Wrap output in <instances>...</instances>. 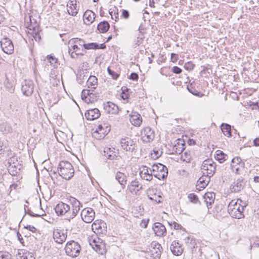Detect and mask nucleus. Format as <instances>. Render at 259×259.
<instances>
[{"mask_svg": "<svg viewBox=\"0 0 259 259\" xmlns=\"http://www.w3.org/2000/svg\"><path fill=\"white\" fill-rule=\"evenodd\" d=\"M71 206L62 202H59L55 207V210L58 215H65L69 221L74 218L82 207V204L74 197L69 199Z\"/></svg>", "mask_w": 259, "mask_h": 259, "instance_id": "nucleus-1", "label": "nucleus"}, {"mask_svg": "<svg viewBox=\"0 0 259 259\" xmlns=\"http://www.w3.org/2000/svg\"><path fill=\"white\" fill-rule=\"evenodd\" d=\"M25 22L26 28L28 29V35L32 40L39 41L40 36L39 34V27L36 19L32 15H29L25 18Z\"/></svg>", "mask_w": 259, "mask_h": 259, "instance_id": "nucleus-2", "label": "nucleus"}, {"mask_svg": "<svg viewBox=\"0 0 259 259\" xmlns=\"http://www.w3.org/2000/svg\"><path fill=\"white\" fill-rule=\"evenodd\" d=\"M68 52L71 58H77L83 56L85 52L84 50V40L79 38H73L69 41Z\"/></svg>", "mask_w": 259, "mask_h": 259, "instance_id": "nucleus-3", "label": "nucleus"}, {"mask_svg": "<svg viewBox=\"0 0 259 259\" xmlns=\"http://www.w3.org/2000/svg\"><path fill=\"white\" fill-rule=\"evenodd\" d=\"M241 199L232 200L228 206V211L230 215L234 218L240 219L244 217L243 211L244 206L241 203Z\"/></svg>", "mask_w": 259, "mask_h": 259, "instance_id": "nucleus-4", "label": "nucleus"}, {"mask_svg": "<svg viewBox=\"0 0 259 259\" xmlns=\"http://www.w3.org/2000/svg\"><path fill=\"white\" fill-rule=\"evenodd\" d=\"M59 175L65 180L70 179L74 175V169L71 163L67 161H61L58 167Z\"/></svg>", "mask_w": 259, "mask_h": 259, "instance_id": "nucleus-5", "label": "nucleus"}, {"mask_svg": "<svg viewBox=\"0 0 259 259\" xmlns=\"http://www.w3.org/2000/svg\"><path fill=\"white\" fill-rule=\"evenodd\" d=\"M88 242L90 245L99 254L103 255L106 252L105 243L97 235H93L88 238Z\"/></svg>", "mask_w": 259, "mask_h": 259, "instance_id": "nucleus-6", "label": "nucleus"}, {"mask_svg": "<svg viewBox=\"0 0 259 259\" xmlns=\"http://www.w3.org/2000/svg\"><path fill=\"white\" fill-rule=\"evenodd\" d=\"M81 247L79 243L73 240L68 241L65 247L66 254L72 257L79 255Z\"/></svg>", "mask_w": 259, "mask_h": 259, "instance_id": "nucleus-7", "label": "nucleus"}, {"mask_svg": "<svg viewBox=\"0 0 259 259\" xmlns=\"http://www.w3.org/2000/svg\"><path fill=\"white\" fill-rule=\"evenodd\" d=\"M119 143L122 149L129 153L133 152L137 147L136 140L127 137L122 138Z\"/></svg>", "mask_w": 259, "mask_h": 259, "instance_id": "nucleus-8", "label": "nucleus"}, {"mask_svg": "<svg viewBox=\"0 0 259 259\" xmlns=\"http://www.w3.org/2000/svg\"><path fill=\"white\" fill-rule=\"evenodd\" d=\"M216 163L212 159L205 160L201 167V171L203 175L212 177L216 170Z\"/></svg>", "mask_w": 259, "mask_h": 259, "instance_id": "nucleus-9", "label": "nucleus"}, {"mask_svg": "<svg viewBox=\"0 0 259 259\" xmlns=\"http://www.w3.org/2000/svg\"><path fill=\"white\" fill-rule=\"evenodd\" d=\"M152 169L153 176L159 180L164 179L167 176V167L161 163L153 164Z\"/></svg>", "mask_w": 259, "mask_h": 259, "instance_id": "nucleus-10", "label": "nucleus"}, {"mask_svg": "<svg viewBox=\"0 0 259 259\" xmlns=\"http://www.w3.org/2000/svg\"><path fill=\"white\" fill-rule=\"evenodd\" d=\"M110 126L108 123L102 122L93 133V136L97 139H102L110 132Z\"/></svg>", "mask_w": 259, "mask_h": 259, "instance_id": "nucleus-11", "label": "nucleus"}, {"mask_svg": "<svg viewBox=\"0 0 259 259\" xmlns=\"http://www.w3.org/2000/svg\"><path fill=\"white\" fill-rule=\"evenodd\" d=\"M244 165V162L239 157H235L232 159L231 170L236 175H240L243 172Z\"/></svg>", "mask_w": 259, "mask_h": 259, "instance_id": "nucleus-12", "label": "nucleus"}, {"mask_svg": "<svg viewBox=\"0 0 259 259\" xmlns=\"http://www.w3.org/2000/svg\"><path fill=\"white\" fill-rule=\"evenodd\" d=\"M80 215L84 222L90 223L95 219V212L92 208L86 207L81 210Z\"/></svg>", "mask_w": 259, "mask_h": 259, "instance_id": "nucleus-13", "label": "nucleus"}, {"mask_svg": "<svg viewBox=\"0 0 259 259\" xmlns=\"http://www.w3.org/2000/svg\"><path fill=\"white\" fill-rule=\"evenodd\" d=\"M34 84L32 80L25 79L22 83L21 91L24 95L29 96L32 94Z\"/></svg>", "mask_w": 259, "mask_h": 259, "instance_id": "nucleus-14", "label": "nucleus"}, {"mask_svg": "<svg viewBox=\"0 0 259 259\" xmlns=\"http://www.w3.org/2000/svg\"><path fill=\"white\" fill-rule=\"evenodd\" d=\"M1 47L4 53L7 54L11 55L14 53V45L9 38L5 37L1 40Z\"/></svg>", "mask_w": 259, "mask_h": 259, "instance_id": "nucleus-15", "label": "nucleus"}, {"mask_svg": "<svg viewBox=\"0 0 259 259\" xmlns=\"http://www.w3.org/2000/svg\"><path fill=\"white\" fill-rule=\"evenodd\" d=\"M67 236L66 230L56 229L53 231V238L55 241L58 244L63 243L66 240Z\"/></svg>", "mask_w": 259, "mask_h": 259, "instance_id": "nucleus-16", "label": "nucleus"}, {"mask_svg": "<svg viewBox=\"0 0 259 259\" xmlns=\"http://www.w3.org/2000/svg\"><path fill=\"white\" fill-rule=\"evenodd\" d=\"M155 134L154 131L149 127L144 128L141 132V139L145 142H150L154 139Z\"/></svg>", "mask_w": 259, "mask_h": 259, "instance_id": "nucleus-17", "label": "nucleus"}, {"mask_svg": "<svg viewBox=\"0 0 259 259\" xmlns=\"http://www.w3.org/2000/svg\"><path fill=\"white\" fill-rule=\"evenodd\" d=\"M139 175L141 179L147 181H150L153 179L152 169L143 165L140 167Z\"/></svg>", "mask_w": 259, "mask_h": 259, "instance_id": "nucleus-18", "label": "nucleus"}, {"mask_svg": "<svg viewBox=\"0 0 259 259\" xmlns=\"http://www.w3.org/2000/svg\"><path fill=\"white\" fill-rule=\"evenodd\" d=\"M142 189L143 185L137 180L132 181L127 186V190L133 195H139Z\"/></svg>", "mask_w": 259, "mask_h": 259, "instance_id": "nucleus-19", "label": "nucleus"}, {"mask_svg": "<svg viewBox=\"0 0 259 259\" xmlns=\"http://www.w3.org/2000/svg\"><path fill=\"white\" fill-rule=\"evenodd\" d=\"M245 186V183L242 178H240L234 181L230 185V190L232 193H237L242 190Z\"/></svg>", "mask_w": 259, "mask_h": 259, "instance_id": "nucleus-20", "label": "nucleus"}, {"mask_svg": "<svg viewBox=\"0 0 259 259\" xmlns=\"http://www.w3.org/2000/svg\"><path fill=\"white\" fill-rule=\"evenodd\" d=\"M161 249L162 247L160 244L155 241L152 242L150 249L151 257L155 259L159 258L161 255Z\"/></svg>", "mask_w": 259, "mask_h": 259, "instance_id": "nucleus-21", "label": "nucleus"}, {"mask_svg": "<svg viewBox=\"0 0 259 259\" xmlns=\"http://www.w3.org/2000/svg\"><path fill=\"white\" fill-rule=\"evenodd\" d=\"M77 0H69L67 5V11L69 15L75 16L79 10V6L77 4Z\"/></svg>", "mask_w": 259, "mask_h": 259, "instance_id": "nucleus-22", "label": "nucleus"}, {"mask_svg": "<svg viewBox=\"0 0 259 259\" xmlns=\"http://www.w3.org/2000/svg\"><path fill=\"white\" fill-rule=\"evenodd\" d=\"M153 231L157 236L163 237L166 235V230L165 226L160 223H155L153 226Z\"/></svg>", "mask_w": 259, "mask_h": 259, "instance_id": "nucleus-23", "label": "nucleus"}, {"mask_svg": "<svg viewBox=\"0 0 259 259\" xmlns=\"http://www.w3.org/2000/svg\"><path fill=\"white\" fill-rule=\"evenodd\" d=\"M105 223L102 220H97L92 225V229L93 231L97 234L102 233L104 230Z\"/></svg>", "mask_w": 259, "mask_h": 259, "instance_id": "nucleus-24", "label": "nucleus"}, {"mask_svg": "<svg viewBox=\"0 0 259 259\" xmlns=\"http://www.w3.org/2000/svg\"><path fill=\"white\" fill-rule=\"evenodd\" d=\"M210 177L206 175H203L197 181V189L200 191L201 189L205 188L209 183Z\"/></svg>", "mask_w": 259, "mask_h": 259, "instance_id": "nucleus-25", "label": "nucleus"}, {"mask_svg": "<svg viewBox=\"0 0 259 259\" xmlns=\"http://www.w3.org/2000/svg\"><path fill=\"white\" fill-rule=\"evenodd\" d=\"M96 14L91 10H87L83 16L84 23L89 25L93 23L96 18Z\"/></svg>", "mask_w": 259, "mask_h": 259, "instance_id": "nucleus-26", "label": "nucleus"}, {"mask_svg": "<svg viewBox=\"0 0 259 259\" xmlns=\"http://www.w3.org/2000/svg\"><path fill=\"white\" fill-rule=\"evenodd\" d=\"M100 115V112L97 108L89 109L85 113V117L88 120H93L97 119Z\"/></svg>", "mask_w": 259, "mask_h": 259, "instance_id": "nucleus-27", "label": "nucleus"}, {"mask_svg": "<svg viewBox=\"0 0 259 259\" xmlns=\"http://www.w3.org/2000/svg\"><path fill=\"white\" fill-rule=\"evenodd\" d=\"M4 85L6 90L10 93H14L15 91V81L13 77H9L7 75L6 76V79L4 81Z\"/></svg>", "mask_w": 259, "mask_h": 259, "instance_id": "nucleus-28", "label": "nucleus"}, {"mask_svg": "<svg viewBox=\"0 0 259 259\" xmlns=\"http://www.w3.org/2000/svg\"><path fill=\"white\" fill-rule=\"evenodd\" d=\"M16 256L17 259H35L33 254L25 249H19Z\"/></svg>", "mask_w": 259, "mask_h": 259, "instance_id": "nucleus-29", "label": "nucleus"}, {"mask_svg": "<svg viewBox=\"0 0 259 259\" xmlns=\"http://www.w3.org/2000/svg\"><path fill=\"white\" fill-rule=\"evenodd\" d=\"M170 249L172 253L175 255H180L183 252V248L179 243L176 241H174L171 243Z\"/></svg>", "mask_w": 259, "mask_h": 259, "instance_id": "nucleus-30", "label": "nucleus"}, {"mask_svg": "<svg viewBox=\"0 0 259 259\" xmlns=\"http://www.w3.org/2000/svg\"><path fill=\"white\" fill-rule=\"evenodd\" d=\"M130 121L134 126H139L142 122L141 115L137 112L132 113L130 117Z\"/></svg>", "mask_w": 259, "mask_h": 259, "instance_id": "nucleus-31", "label": "nucleus"}, {"mask_svg": "<svg viewBox=\"0 0 259 259\" xmlns=\"http://www.w3.org/2000/svg\"><path fill=\"white\" fill-rule=\"evenodd\" d=\"M115 179L120 184L122 188H124L127 183V177L122 172L117 171L115 174Z\"/></svg>", "mask_w": 259, "mask_h": 259, "instance_id": "nucleus-32", "label": "nucleus"}, {"mask_svg": "<svg viewBox=\"0 0 259 259\" xmlns=\"http://www.w3.org/2000/svg\"><path fill=\"white\" fill-rule=\"evenodd\" d=\"M185 143L182 140H178V142L172 148V152L176 154L182 153L185 149Z\"/></svg>", "mask_w": 259, "mask_h": 259, "instance_id": "nucleus-33", "label": "nucleus"}, {"mask_svg": "<svg viewBox=\"0 0 259 259\" xmlns=\"http://www.w3.org/2000/svg\"><path fill=\"white\" fill-rule=\"evenodd\" d=\"M91 90H83L81 92L82 99L87 103H93L94 102V99H91V96H94V94L91 92Z\"/></svg>", "mask_w": 259, "mask_h": 259, "instance_id": "nucleus-34", "label": "nucleus"}, {"mask_svg": "<svg viewBox=\"0 0 259 259\" xmlns=\"http://www.w3.org/2000/svg\"><path fill=\"white\" fill-rule=\"evenodd\" d=\"M105 109L109 114H116L118 112V106L113 103L109 102L105 106Z\"/></svg>", "mask_w": 259, "mask_h": 259, "instance_id": "nucleus-35", "label": "nucleus"}, {"mask_svg": "<svg viewBox=\"0 0 259 259\" xmlns=\"http://www.w3.org/2000/svg\"><path fill=\"white\" fill-rule=\"evenodd\" d=\"M203 198L207 206L209 208L213 203L215 199V194L213 192H207L204 196Z\"/></svg>", "mask_w": 259, "mask_h": 259, "instance_id": "nucleus-36", "label": "nucleus"}, {"mask_svg": "<svg viewBox=\"0 0 259 259\" xmlns=\"http://www.w3.org/2000/svg\"><path fill=\"white\" fill-rule=\"evenodd\" d=\"M98 79L95 76H90L87 81V85L90 90L93 91L97 87Z\"/></svg>", "mask_w": 259, "mask_h": 259, "instance_id": "nucleus-37", "label": "nucleus"}, {"mask_svg": "<svg viewBox=\"0 0 259 259\" xmlns=\"http://www.w3.org/2000/svg\"><path fill=\"white\" fill-rule=\"evenodd\" d=\"M104 153L105 156L109 159L114 160L117 158L116 152L114 148H106L104 149Z\"/></svg>", "mask_w": 259, "mask_h": 259, "instance_id": "nucleus-38", "label": "nucleus"}, {"mask_svg": "<svg viewBox=\"0 0 259 259\" xmlns=\"http://www.w3.org/2000/svg\"><path fill=\"white\" fill-rule=\"evenodd\" d=\"M221 129L223 134L227 137H231V126L228 123H223L221 125Z\"/></svg>", "mask_w": 259, "mask_h": 259, "instance_id": "nucleus-39", "label": "nucleus"}, {"mask_svg": "<svg viewBox=\"0 0 259 259\" xmlns=\"http://www.w3.org/2000/svg\"><path fill=\"white\" fill-rule=\"evenodd\" d=\"M151 190L149 189L147 191V195L149 199L155 202L156 203H159L162 202V198L160 195L156 194H151Z\"/></svg>", "mask_w": 259, "mask_h": 259, "instance_id": "nucleus-40", "label": "nucleus"}, {"mask_svg": "<svg viewBox=\"0 0 259 259\" xmlns=\"http://www.w3.org/2000/svg\"><path fill=\"white\" fill-rule=\"evenodd\" d=\"M215 158L220 163H223L228 158L227 154L221 150H217L215 152Z\"/></svg>", "mask_w": 259, "mask_h": 259, "instance_id": "nucleus-41", "label": "nucleus"}, {"mask_svg": "<svg viewBox=\"0 0 259 259\" xmlns=\"http://www.w3.org/2000/svg\"><path fill=\"white\" fill-rule=\"evenodd\" d=\"M97 28L100 33H105L109 29V24L107 21H103L98 25Z\"/></svg>", "mask_w": 259, "mask_h": 259, "instance_id": "nucleus-42", "label": "nucleus"}, {"mask_svg": "<svg viewBox=\"0 0 259 259\" xmlns=\"http://www.w3.org/2000/svg\"><path fill=\"white\" fill-rule=\"evenodd\" d=\"M84 50H90V49H104L105 48V46L103 44H101V46L99 47V45L96 43L91 42L89 44H85L84 42Z\"/></svg>", "mask_w": 259, "mask_h": 259, "instance_id": "nucleus-43", "label": "nucleus"}, {"mask_svg": "<svg viewBox=\"0 0 259 259\" xmlns=\"http://www.w3.org/2000/svg\"><path fill=\"white\" fill-rule=\"evenodd\" d=\"M186 245L191 248H194L196 245V240L193 237L188 236L184 239Z\"/></svg>", "mask_w": 259, "mask_h": 259, "instance_id": "nucleus-44", "label": "nucleus"}, {"mask_svg": "<svg viewBox=\"0 0 259 259\" xmlns=\"http://www.w3.org/2000/svg\"><path fill=\"white\" fill-rule=\"evenodd\" d=\"M181 155V159L183 161L189 162L191 159V155L189 151H185L182 152Z\"/></svg>", "mask_w": 259, "mask_h": 259, "instance_id": "nucleus-45", "label": "nucleus"}, {"mask_svg": "<svg viewBox=\"0 0 259 259\" xmlns=\"http://www.w3.org/2000/svg\"><path fill=\"white\" fill-rule=\"evenodd\" d=\"M187 89L191 94L198 97H202L204 96V94L203 93L198 92L197 90L194 89L192 87V84L188 85Z\"/></svg>", "mask_w": 259, "mask_h": 259, "instance_id": "nucleus-46", "label": "nucleus"}, {"mask_svg": "<svg viewBox=\"0 0 259 259\" xmlns=\"http://www.w3.org/2000/svg\"><path fill=\"white\" fill-rule=\"evenodd\" d=\"M162 151L159 149H154L153 152L151 153L152 158L156 159L159 158L162 154Z\"/></svg>", "mask_w": 259, "mask_h": 259, "instance_id": "nucleus-47", "label": "nucleus"}, {"mask_svg": "<svg viewBox=\"0 0 259 259\" xmlns=\"http://www.w3.org/2000/svg\"><path fill=\"white\" fill-rule=\"evenodd\" d=\"M47 59L50 62L51 65L54 67H57V59L52 56H48Z\"/></svg>", "mask_w": 259, "mask_h": 259, "instance_id": "nucleus-48", "label": "nucleus"}, {"mask_svg": "<svg viewBox=\"0 0 259 259\" xmlns=\"http://www.w3.org/2000/svg\"><path fill=\"white\" fill-rule=\"evenodd\" d=\"M0 259H12V256L10 253L7 251H0Z\"/></svg>", "mask_w": 259, "mask_h": 259, "instance_id": "nucleus-49", "label": "nucleus"}, {"mask_svg": "<svg viewBox=\"0 0 259 259\" xmlns=\"http://www.w3.org/2000/svg\"><path fill=\"white\" fill-rule=\"evenodd\" d=\"M194 66L195 65L191 61L187 62L184 65L185 69L188 71L192 70Z\"/></svg>", "mask_w": 259, "mask_h": 259, "instance_id": "nucleus-50", "label": "nucleus"}, {"mask_svg": "<svg viewBox=\"0 0 259 259\" xmlns=\"http://www.w3.org/2000/svg\"><path fill=\"white\" fill-rule=\"evenodd\" d=\"M188 198L191 202H193L194 203H197V202L198 201L197 196L194 193H191L189 194Z\"/></svg>", "mask_w": 259, "mask_h": 259, "instance_id": "nucleus-51", "label": "nucleus"}, {"mask_svg": "<svg viewBox=\"0 0 259 259\" xmlns=\"http://www.w3.org/2000/svg\"><path fill=\"white\" fill-rule=\"evenodd\" d=\"M143 41V39L142 37H140V36L137 37L136 39L134 40L133 47L134 48H136L137 47L140 46Z\"/></svg>", "mask_w": 259, "mask_h": 259, "instance_id": "nucleus-52", "label": "nucleus"}, {"mask_svg": "<svg viewBox=\"0 0 259 259\" xmlns=\"http://www.w3.org/2000/svg\"><path fill=\"white\" fill-rule=\"evenodd\" d=\"M108 72L109 74L112 76V78L114 79H117L119 76V74L117 72H114L109 67L108 68Z\"/></svg>", "mask_w": 259, "mask_h": 259, "instance_id": "nucleus-53", "label": "nucleus"}, {"mask_svg": "<svg viewBox=\"0 0 259 259\" xmlns=\"http://www.w3.org/2000/svg\"><path fill=\"white\" fill-rule=\"evenodd\" d=\"M109 13L111 16L112 19H114L115 21L118 19V13L117 11L114 10L112 11H109Z\"/></svg>", "mask_w": 259, "mask_h": 259, "instance_id": "nucleus-54", "label": "nucleus"}, {"mask_svg": "<svg viewBox=\"0 0 259 259\" xmlns=\"http://www.w3.org/2000/svg\"><path fill=\"white\" fill-rule=\"evenodd\" d=\"M169 225L173 226L174 228L176 230L181 229L182 228V226L175 222L171 223V224H169Z\"/></svg>", "mask_w": 259, "mask_h": 259, "instance_id": "nucleus-55", "label": "nucleus"}, {"mask_svg": "<svg viewBox=\"0 0 259 259\" xmlns=\"http://www.w3.org/2000/svg\"><path fill=\"white\" fill-rule=\"evenodd\" d=\"M172 71L176 74H180L182 72V69L178 66H174L172 68Z\"/></svg>", "mask_w": 259, "mask_h": 259, "instance_id": "nucleus-56", "label": "nucleus"}, {"mask_svg": "<svg viewBox=\"0 0 259 259\" xmlns=\"http://www.w3.org/2000/svg\"><path fill=\"white\" fill-rule=\"evenodd\" d=\"M138 75L136 73L133 72L131 74L129 78L133 80H137L138 79Z\"/></svg>", "mask_w": 259, "mask_h": 259, "instance_id": "nucleus-57", "label": "nucleus"}, {"mask_svg": "<svg viewBox=\"0 0 259 259\" xmlns=\"http://www.w3.org/2000/svg\"><path fill=\"white\" fill-rule=\"evenodd\" d=\"M148 220H143L140 224V226L142 228H146L148 224Z\"/></svg>", "mask_w": 259, "mask_h": 259, "instance_id": "nucleus-58", "label": "nucleus"}, {"mask_svg": "<svg viewBox=\"0 0 259 259\" xmlns=\"http://www.w3.org/2000/svg\"><path fill=\"white\" fill-rule=\"evenodd\" d=\"M178 59V55L174 54V53L171 54V60L172 62H176L177 61Z\"/></svg>", "mask_w": 259, "mask_h": 259, "instance_id": "nucleus-59", "label": "nucleus"}, {"mask_svg": "<svg viewBox=\"0 0 259 259\" xmlns=\"http://www.w3.org/2000/svg\"><path fill=\"white\" fill-rule=\"evenodd\" d=\"M17 236L18 239L21 242V243L23 245H24V240H23V238L21 234L19 232H18L17 233Z\"/></svg>", "mask_w": 259, "mask_h": 259, "instance_id": "nucleus-60", "label": "nucleus"}, {"mask_svg": "<svg viewBox=\"0 0 259 259\" xmlns=\"http://www.w3.org/2000/svg\"><path fill=\"white\" fill-rule=\"evenodd\" d=\"M121 16L125 19L128 18L129 17L128 12L127 10H123Z\"/></svg>", "mask_w": 259, "mask_h": 259, "instance_id": "nucleus-61", "label": "nucleus"}, {"mask_svg": "<svg viewBox=\"0 0 259 259\" xmlns=\"http://www.w3.org/2000/svg\"><path fill=\"white\" fill-rule=\"evenodd\" d=\"M25 228L32 232H35L36 230V229L33 226L28 225Z\"/></svg>", "mask_w": 259, "mask_h": 259, "instance_id": "nucleus-62", "label": "nucleus"}, {"mask_svg": "<svg viewBox=\"0 0 259 259\" xmlns=\"http://www.w3.org/2000/svg\"><path fill=\"white\" fill-rule=\"evenodd\" d=\"M67 35H68L67 34H65V33H63V34H60V37L62 39V41H64L65 42L66 41H67V40L68 39V38H67Z\"/></svg>", "mask_w": 259, "mask_h": 259, "instance_id": "nucleus-63", "label": "nucleus"}, {"mask_svg": "<svg viewBox=\"0 0 259 259\" xmlns=\"http://www.w3.org/2000/svg\"><path fill=\"white\" fill-rule=\"evenodd\" d=\"M253 145L255 146H259V138H256L253 140Z\"/></svg>", "mask_w": 259, "mask_h": 259, "instance_id": "nucleus-64", "label": "nucleus"}]
</instances>
